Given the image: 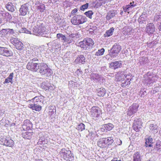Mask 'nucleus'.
Returning <instances> with one entry per match:
<instances>
[{
    "mask_svg": "<svg viewBox=\"0 0 161 161\" xmlns=\"http://www.w3.org/2000/svg\"><path fill=\"white\" fill-rule=\"evenodd\" d=\"M33 31L35 34L37 36H42L43 37H48L47 35L48 32L44 27L42 21L38 20L36 22V25L33 28Z\"/></svg>",
    "mask_w": 161,
    "mask_h": 161,
    "instance_id": "nucleus-1",
    "label": "nucleus"
},
{
    "mask_svg": "<svg viewBox=\"0 0 161 161\" xmlns=\"http://www.w3.org/2000/svg\"><path fill=\"white\" fill-rule=\"evenodd\" d=\"M41 58H35L31 59L26 65L27 69L33 72H37L39 69V67L42 60Z\"/></svg>",
    "mask_w": 161,
    "mask_h": 161,
    "instance_id": "nucleus-2",
    "label": "nucleus"
},
{
    "mask_svg": "<svg viewBox=\"0 0 161 161\" xmlns=\"http://www.w3.org/2000/svg\"><path fill=\"white\" fill-rule=\"evenodd\" d=\"M42 75L50 76L53 74V71L49 68L47 65L44 63H41L37 71Z\"/></svg>",
    "mask_w": 161,
    "mask_h": 161,
    "instance_id": "nucleus-3",
    "label": "nucleus"
},
{
    "mask_svg": "<svg viewBox=\"0 0 161 161\" xmlns=\"http://www.w3.org/2000/svg\"><path fill=\"white\" fill-rule=\"evenodd\" d=\"M94 43L93 40L90 38H88L85 40L81 41L79 43L80 47L86 50L92 49L94 46Z\"/></svg>",
    "mask_w": 161,
    "mask_h": 161,
    "instance_id": "nucleus-4",
    "label": "nucleus"
},
{
    "mask_svg": "<svg viewBox=\"0 0 161 161\" xmlns=\"http://www.w3.org/2000/svg\"><path fill=\"white\" fill-rule=\"evenodd\" d=\"M87 21V18L85 16L82 15L75 16L71 19V22L75 25H79L82 24Z\"/></svg>",
    "mask_w": 161,
    "mask_h": 161,
    "instance_id": "nucleus-5",
    "label": "nucleus"
},
{
    "mask_svg": "<svg viewBox=\"0 0 161 161\" xmlns=\"http://www.w3.org/2000/svg\"><path fill=\"white\" fill-rule=\"evenodd\" d=\"M61 152L64 159L69 161H73L74 157L70 151L67 150L63 148L61 149Z\"/></svg>",
    "mask_w": 161,
    "mask_h": 161,
    "instance_id": "nucleus-6",
    "label": "nucleus"
},
{
    "mask_svg": "<svg viewBox=\"0 0 161 161\" xmlns=\"http://www.w3.org/2000/svg\"><path fill=\"white\" fill-rule=\"evenodd\" d=\"M10 41L17 49L21 50L23 49V44L18 38L12 37Z\"/></svg>",
    "mask_w": 161,
    "mask_h": 161,
    "instance_id": "nucleus-7",
    "label": "nucleus"
},
{
    "mask_svg": "<svg viewBox=\"0 0 161 161\" xmlns=\"http://www.w3.org/2000/svg\"><path fill=\"white\" fill-rule=\"evenodd\" d=\"M0 143L7 147H12L14 144V141L9 138H2L0 141Z\"/></svg>",
    "mask_w": 161,
    "mask_h": 161,
    "instance_id": "nucleus-8",
    "label": "nucleus"
},
{
    "mask_svg": "<svg viewBox=\"0 0 161 161\" xmlns=\"http://www.w3.org/2000/svg\"><path fill=\"white\" fill-rule=\"evenodd\" d=\"M12 51L6 47H0V54L7 57H11L13 55Z\"/></svg>",
    "mask_w": 161,
    "mask_h": 161,
    "instance_id": "nucleus-9",
    "label": "nucleus"
},
{
    "mask_svg": "<svg viewBox=\"0 0 161 161\" xmlns=\"http://www.w3.org/2000/svg\"><path fill=\"white\" fill-rule=\"evenodd\" d=\"M90 114L93 117H98L101 112L100 108L97 107L93 106L91 109Z\"/></svg>",
    "mask_w": 161,
    "mask_h": 161,
    "instance_id": "nucleus-10",
    "label": "nucleus"
},
{
    "mask_svg": "<svg viewBox=\"0 0 161 161\" xmlns=\"http://www.w3.org/2000/svg\"><path fill=\"white\" fill-rule=\"evenodd\" d=\"M139 107V105L136 103H133L132 106H130L128 109L127 114L129 116L135 114L137 110Z\"/></svg>",
    "mask_w": 161,
    "mask_h": 161,
    "instance_id": "nucleus-11",
    "label": "nucleus"
},
{
    "mask_svg": "<svg viewBox=\"0 0 161 161\" xmlns=\"http://www.w3.org/2000/svg\"><path fill=\"white\" fill-rule=\"evenodd\" d=\"M20 15L25 16L29 13V8L27 3H25L22 5L19 10Z\"/></svg>",
    "mask_w": 161,
    "mask_h": 161,
    "instance_id": "nucleus-12",
    "label": "nucleus"
},
{
    "mask_svg": "<svg viewBox=\"0 0 161 161\" xmlns=\"http://www.w3.org/2000/svg\"><path fill=\"white\" fill-rule=\"evenodd\" d=\"M78 33L75 34H71L66 37V41L65 42H67L69 44L72 42L75 39L78 38Z\"/></svg>",
    "mask_w": 161,
    "mask_h": 161,
    "instance_id": "nucleus-13",
    "label": "nucleus"
},
{
    "mask_svg": "<svg viewBox=\"0 0 161 161\" xmlns=\"http://www.w3.org/2000/svg\"><path fill=\"white\" fill-rule=\"evenodd\" d=\"M39 101L34 102L33 104H30L28 106L29 108H31L33 110L36 111H39L42 109V106L40 105L41 103H39Z\"/></svg>",
    "mask_w": 161,
    "mask_h": 161,
    "instance_id": "nucleus-14",
    "label": "nucleus"
},
{
    "mask_svg": "<svg viewBox=\"0 0 161 161\" xmlns=\"http://www.w3.org/2000/svg\"><path fill=\"white\" fill-rule=\"evenodd\" d=\"M155 27L153 23H150L147 25L146 31L149 35L153 34L155 31Z\"/></svg>",
    "mask_w": 161,
    "mask_h": 161,
    "instance_id": "nucleus-15",
    "label": "nucleus"
},
{
    "mask_svg": "<svg viewBox=\"0 0 161 161\" xmlns=\"http://www.w3.org/2000/svg\"><path fill=\"white\" fill-rule=\"evenodd\" d=\"M122 66V61H121L112 62L109 64L110 67L114 69L120 68Z\"/></svg>",
    "mask_w": 161,
    "mask_h": 161,
    "instance_id": "nucleus-16",
    "label": "nucleus"
},
{
    "mask_svg": "<svg viewBox=\"0 0 161 161\" xmlns=\"http://www.w3.org/2000/svg\"><path fill=\"white\" fill-rule=\"evenodd\" d=\"M114 127L113 124L108 123L103 125L101 129V131L103 132H107L111 130Z\"/></svg>",
    "mask_w": 161,
    "mask_h": 161,
    "instance_id": "nucleus-17",
    "label": "nucleus"
},
{
    "mask_svg": "<svg viewBox=\"0 0 161 161\" xmlns=\"http://www.w3.org/2000/svg\"><path fill=\"white\" fill-rule=\"evenodd\" d=\"M142 124L141 121H136V120H135L133 125V129L136 132L138 131L139 129L142 127Z\"/></svg>",
    "mask_w": 161,
    "mask_h": 161,
    "instance_id": "nucleus-18",
    "label": "nucleus"
},
{
    "mask_svg": "<svg viewBox=\"0 0 161 161\" xmlns=\"http://www.w3.org/2000/svg\"><path fill=\"white\" fill-rule=\"evenodd\" d=\"M5 7L8 11L11 12H13L15 11L16 9L15 4L11 2H8L6 4Z\"/></svg>",
    "mask_w": 161,
    "mask_h": 161,
    "instance_id": "nucleus-19",
    "label": "nucleus"
},
{
    "mask_svg": "<svg viewBox=\"0 0 161 161\" xmlns=\"http://www.w3.org/2000/svg\"><path fill=\"white\" fill-rule=\"evenodd\" d=\"M158 126L156 123L154 121L150 122L149 128L151 130L153 131V132L157 133V129Z\"/></svg>",
    "mask_w": 161,
    "mask_h": 161,
    "instance_id": "nucleus-20",
    "label": "nucleus"
},
{
    "mask_svg": "<svg viewBox=\"0 0 161 161\" xmlns=\"http://www.w3.org/2000/svg\"><path fill=\"white\" fill-rule=\"evenodd\" d=\"M85 58L83 55H80L78 56L75 60L77 63H81L84 64L85 62Z\"/></svg>",
    "mask_w": 161,
    "mask_h": 161,
    "instance_id": "nucleus-21",
    "label": "nucleus"
},
{
    "mask_svg": "<svg viewBox=\"0 0 161 161\" xmlns=\"http://www.w3.org/2000/svg\"><path fill=\"white\" fill-rule=\"evenodd\" d=\"M42 48H38L35 49V55L37 56V58H41L42 59L41 61H43L42 58L41 56L42 53Z\"/></svg>",
    "mask_w": 161,
    "mask_h": 161,
    "instance_id": "nucleus-22",
    "label": "nucleus"
},
{
    "mask_svg": "<svg viewBox=\"0 0 161 161\" xmlns=\"http://www.w3.org/2000/svg\"><path fill=\"white\" fill-rule=\"evenodd\" d=\"M121 49V46L119 45L118 44L115 43L111 49L114 52L116 53V54L119 53L120 52Z\"/></svg>",
    "mask_w": 161,
    "mask_h": 161,
    "instance_id": "nucleus-23",
    "label": "nucleus"
},
{
    "mask_svg": "<svg viewBox=\"0 0 161 161\" xmlns=\"http://www.w3.org/2000/svg\"><path fill=\"white\" fill-rule=\"evenodd\" d=\"M116 10H112L109 11L107 13L106 16V19L109 20L113 18L116 14Z\"/></svg>",
    "mask_w": 161,
    "mask_h": 161,
    "instance_id": "nucleus-24",
    "label": "nucleus"
},
{
    "mask_svg": "<svg viewBox=\"0 0 161 161\" xmlns=\"http://www.w3.org/2000/svg\"><path fill=\"white\" fill-rule=\"evenodd\" d=\"M142 156L139 152H136L133 155V161H141Z\"/></svg>",
    "mask_w": 161,
    "mask_h": 161,
    "instance_id": "nucleus-25",
    "label": "nucleus"
},
{
    "mask_svg": "<svg viewBox=\"0 0 161 161\" xmlns=\"http://www.w3.org/2000/svg\"><path fill=\"white\" fill-rule=\"evenodd\" d=\"M97 92L99 96L103 97L106 94V91L104 88L101 87L97 90Z\"/></svg>",
    "mask_w": 161,
    "mask_h": 161,
    "instance_id": "nucleus-26",
    "label": "nucleus"
},
{
    "mask_svg": "<svg viewBox=\"0 0 161 161\" xmlns=\"http://www.w3.org/2000/svg\"><path fill=\"white\" fill-rule=\"evenodd\" d=\"M101 76L100 75L97 74L93 73L91 75L90 77L92 80L97 82L100 80Z\"/></svg>",
    "mask_w": 161,
    "mask_h": 161,
    "instance_id": "nucleus-27",
    "label": "nucleus"
},
{
    "mask_svg": "<svg viewBox=\"0 0 161 161\" xmlns=\"http://www.w3.org/2000/svg\"><path fill=\"white\" fill-rule=\"evenodd\" d=\"M114 31V28L113 27L111 28L109 30L107 31L104 35L105 37H108L112 36Z\"/></svg>",
    "mask_w": 161,
    "mask_h": 161,
    "instance_id": "nucleus-28",
    "label": "nucleus"
},
{
    "mask_svg": "<svg viewBox=\"0 0 161 161\" xmlns=\"http://www.w3.org/2000/svg\"><path fill=\"white\" fill-rule=\"evenodd\" d=\"M153 139L149 137L148 138L146 139L145 142V146L146 147H151L152 146V144L153 143Z\"/></svg>",
    "mask_w": 161,
    "mask_h": 161,
    "instance_id": "nucleus-29",
    "label": "nucleus"
},
{
    "mask_svg": "<svg viewBox=\"0 0 161 161\" xmlns=\"http://www.w3.org/2000/svg\"><path fill=\"white\" fill-rule=\"evenodd\" d=\"M32 134L29 132H26L22 134V137L25 139H30L32 137Z\"/></svg>",
    "mask_w": 161,
    "mask_h": 161,
    "instance_id": "nucleus-30",
    "label": "nucleus"
},
{
    "mask_svg": "<svg viewBox=\"0 0 161 161\" xmlns=\"http://www.w3.org/2000/svg\"><path fill=\"white\" fill-rule=\"evenodd\" d=\"M97 145L98 146L100 147L105 146L106 144L104 138L100 139L98 142Z\"/></svg>",
    "mask_w": 161,
    "mask_h": 161,
    "instance_id": "nucleus-31",
    "label": "nucleus"
},
{
    "mask_svg": "<svg viewBox=\"0 0 161 161\" xmlns=\"http://www.w3.org/2000/svg\"><path fill=\"white\" fill-rule=\"evenodd\" d=\"M104 140L105 141L106 144H108V145H111L114 142L113 138L111 137L104 138Z\"/></svg>",
    "mask_w": 161,
    "mask_h": 161,
    "instance_id": "nucleus-32",
    "label": "nucleus"
},
{
    "mask_svg": "<svg viewBox=\"0 0 161 161\" xmlns=\"http://www.w3.org/2000/svg\"><path fill=\"white\" fill-rule=\"evenodd\" d=\"M154 148L156 151H160L161 149V142L160 141H158L157 142L154 146Z\"/></svg>",
    "mask_w": 161,
    "mask_h": 161,
    "instance_id": "nucleus-33",
    "label": "nucleus"
},
{
    "mask_svg": "<svg viewBox=\"0 0 161 161\" xmlns=\"http://www.w3.org/2000/svg\"><path fill=\"white\" fill-rule=\"evenodd\" d=\"M3 17L5 19H6L7 21L9 20L12 18L11 15L8 12L6 11L5 12L4 14Z\"/></svg>",
    "mask_w": 161,
    "mask_h": 161,
    "instance_id": "nucleus-34",
    "label": "nucleus"
},
{
    "mask_svg": "<svg viewBox=\"0 0 161 161\" xmlns=\"http://www.w3.org/2000/svg\"><path fill=\"white\" fill-rule=\"evenodd\" d=\"M2 31L3 32H7V34H15V33L14 32V31L13 29H3L2 30Z\"/></svg>",
    "mask_w": 161,
    "mask_h": 161,
    "instance_id": "nucleus-35",
    "label": "nucleus"
},
{
    "mask_svg": "<svg viewBox=\"0 0 161 161\" xmlns=\"http://www.w3.org/2000/svg\"><path fill=\"white\" fill-rule=\"evenodd\" d=\"M49 109L50 110L49 112V115H52L55 114L56 110L55 106H49Z\"/></svg>",
    "mask_w": 161,
    "mask_h": 161,
    "instance_id": "nucleus-36",
    "label": "nucleus"
},
{
    "mask_svg": "<svg viewBox=\"0 0 161 161\" xmlns=\"http://www.w3.org/2000/svg\"><path fill=\"white\" fill-rule=\"evenodd\" d=\"M104 52L105 49L103 48H102L100 49H99L96 53L95 55L97 56H101L103 54Z\"/></svg>",
    "mask_w": 161,
    "mask_h": 161,
    "instance_id": "nucleus-37",
    "label": "nucleus"
},
{
    "mask_svg": "<svg viewBox=\"0 0 161 161\" xmlns=\"http://www.w3.org/2000/svg\"><path fill=\"white\" fill-rule=\"evenodd\" d=\"M56 37L58 39H59L60 38H61V40L63 41L64 42H65V41L66 40V36L61 33H58L57 34Z\"/></svg>",
    "mask_w": 161,
    "mask_h": 161,
    "instance_id": "nucleus-38",
    "label": "nucleus"
},
{
    "mask_svg": "<svg viewBox=\"0 0 161 161\" xmlns=\"http://www.w3.org/2000/svg\"><path fill=\"white\" fill-rule=\"evenodd\" d=\"M42 97H44L42 96H38L35 97L34 98H32L31 100H36L35 102H37L39 101V103H41V102L42 100Z\"/></svg>",
    "mask_w": 161,
    "mask_h": 161,
    "instance_id": "nucleus-39",
    "label": "nucleus"
},
{
    "mask_svg": "<svg viewBox=\"0 0 161 161\" xmlns=\"http://www.w3.org/2000/svg\"><path fill=\"white\" fill-rule=\"evenodd\" d=\"M124 78H123V80H124V81H122L121 82L122 83L121 84V86L123 87H125L126 86L130 85V81L128 80H124Z\"/></svg>",
    "mask_w": 161,
    "mask_h": 161,
    "instance_id": "nucleus-40",
    "label": "nucleus"
},
{
    "mask_svg": "<svg viewBox=\"0 0 161 161\" xmlns=\"http://www.w3.org/2000/svg\"><path fill=\"white\" fill-rule=\"evenodd\" d=\"M85 126L84 124L81 123L77 125V129L79 130L82 131L85 129Z\"/></svg>",
    "mask_w": 161,
    "mask_h": 161,
    "instance_id": "nucleus-41",
    "label": "nucleus"
},
{
    "mask_svg": "<svg viewBox=\"0 0 161 161\" xmlns=\"http://www.w3.org/2000/svg\"><path fill=\"white\" fill-rule=\"evenodd\" d=\"M124 71H120L119 72L118 74L119 75V76L118 79L117 80H118L119 81H124V80H123V78H122V77H123V75H124Z\"/></svg>",
    "mask_w": 161,
    "mask_h": 161,
    "instance_id": "nucleus-42",
    "label": "nucleus"
},
{
    "mask_svg": "<svg viewBox=\"0 0 161 161\" xmlns=\"http://www.w3.org/2000/svg\"><path fill=\"white\" fill-rule=\"evenodd\" d=\"M161 19V12L158 13L154 16V20L156 21Z\"/></svg>",
    "mask_w": 161,
    "mask_h": 161,
    "instance_id": "nucleus-43",
    "label": "nucleus"
},
{
    "mask_svg": "<svg viewBox=\"0 0 161 161\" xmlns=\"http://www.w3.org/2000/svg\"><path fill=\"white\" fill-rule=\"evenodd\" d=\"M85 14L90 19L92 18V15L93 14V13L92 11H89L85 13Z\"/></svg>",
    "mask_w": 161,
    "mask_h": 161,
    "instance_id": "nucleus-44",
    "label": "nucleus"
},
{
    "mask_svg": "<svg viewBox=\"0 0 161 161\" xmlns=\"http://www.w3.org/2000/svg\"><path fill=\"white\" fill-rule=\"evenodd\" d=\"M20 32L21 33H26L27 34H31V31L27 30L25 28H22L21 30H20Z\"/></svg>",
    "mask_w": 161,
    "mask_h": 161,
    "instance_id": "nucleus-45",
    "label": "nucleus"
},
{
    "mask_svg": "<svg viewBox=\"0 0 161 161\" xmlns=\"http://www.w3.org/2000/svg\"><path fill=\"white\" fill-rule=\"evenodd\" d=\"M89 4L86 3V4L80 6V10H84L85 9L87 8Z\"/></svg>",
    "mask_w": 161,
    "mask_h": 161,
    "instance_id": "nucleus-46",
    "label": "nucleus"
},
{
    "mask_svg": "<svg viewBox=\"0 0 161 161\" xmlns=\"http://www.w3.org/2000/svg\"><path fill=\"white\" fill-rule=\"evenodd\" d=\"M111 50L112 52L110 53V55L111 58H114L118 56V53L116 54V53H114V51H113L112 50Z\"/></svg>",
    "mask_w": 161,
    "mask_h": 161,
    "instance_id": "nucleus-47",
    "label": "nucleus"
},
{
    "mask_svg": "<svg viewBox=\"0 0 161 161\" xmlns=\"http://www.w3.org/2000/svg\"><path fill=\"white\" fill-rule=\"evenodd\" d=\"M11 83L12 84L13 83V81L10 80L9 78L7 77L5 79L4 81L3 82V84H5L6 83Z\"/></svg>",
    "mask_w": 161,
    "mask_h": 161,
    "instance_id": "nucleus-48",
    "label": "nucleus"
},
{
    "mask_svg": "<svg viewBox=\"0 0 161 161\" xmlns=\"http://www.w3.org/2000/svg\"><path fill=\"white\" fill-rule=\"evenodd\" d=\"M11 123V122L8 120H5V123H3L2 125H7L10 126Z\"/></svg>",
    "mask_w": 161,
    "mask_h": 161,
    "instance_id": "nucleus-49",
    "label": "nucleus"
},
{
    "mask_svg": "<svg viewBox=\"0 0 161 161\" xmlns=\"http://www.w3.org/2000/svg\"><path fill=\"white\" fill-rule=\"evenodd\" d=\"M77 11H78V10H77V8H75V9H73L71 12V15H75L76 13L77 12Z\"/></svg>",
    "mask_w": 161,
    "mask_h": 161,
    "instance_id": "nucleus-50",
    "label": "nucleus"
},
{
    "mask_svg": "<svg viewBox=\"0 0 161 161\" xmlns=\"http://www.w3.org/2000/svg\"><path fill=\"white\" fill-rule=\"evenodd\" d=\"M125 76V78L126 79V80H128V81H130V78H131V74L127 75L126 76L125 75L124 76V77Z\"/></svg>",
    "mask_w": 161,
    "mask_h": 161,
    "instance_id": "nucleus-51",
    "label": "nucleus"
},
{
    "mask_svg": "<svg viewBox=\"0 0 161 161\" xmlns=\"http://www.w3.org/2000/svg\"><path fill=\"white\" fill-rule=\"evenodd\" d=\"M117 144L118 145H121L122 143V141L119 139H117L116 142Z\"/></svg>",
    "mask_w": 161,
    "mask_h": 161,
    "instance_id": "nucleus-52",
    "label": "nucleus"
},
{
    "mask_svg": "<svg viewBox=\"0 0 161 161\" xmlns=\"http://www.w3.org/2000/svg\"><path fill=\"white\" fill-rule=\"evenodd\" d=\"M128 8L126 7V6L123 7V9L124 10V11L126 12H127L128 13H129V11H130L129 9Z\"/></svg>",
    "mask_w": 161,
    "mask_h": 161,
    "instance_id": "nucleus-53",
    "label": "nucleus"
},
{
    "mask_svg": "<svg viewBox=\"0 0 161 161\" xmlns=\"http://www.w3.org/2000/svg\"><path fill=\"white\" fill-rule=\"evenodd\" d=\"M14 76V73H12L10 74V75L8 76V77L9 79L11 80L12 81V79L13 77Z\"/></svg>",
    "mask_w": 161,
    "mask_h": 161,
    "instance_id": "nucleus-54",
    "label": "nucleus"
},
{
    "mask_svg": "<svg viewBox=\"0 0 161 161\" xmlns=\"http://www.w3.org/2000/svg\"><path fill=\"white\" fill-rule=\"evenodd\" d=\"M130 5L131 6L132 8L135 6L136 5V3H135L134 2H130Z\"/></svg>",
    "mask_w": 161,
    "mask_h": 161,
    "instance_id": "nucleus-55",
    "label": "nucleus"
},
{
    "mask_svg": "<svg viewBox=\"0 0 161 161\" xmlns=\"http://www.w3.org/2000/svg\"><path fill=\"white\" fill-rule=\"evenodd\" d=\"M97 29V27L96 26H92L90 29V30L95 31Z\"/></svg>",
    "mask_w": 161,
    "mask_h": 161,
    "instance_id": "nucleus-56",
    "label": "nucleus"
},
{
    "mask_svg": "<svg viewBox=\"0 0 161 161\" xmlns=\"http://www.w3.org/2000/svg\"><path fill=\"white\" fill-rule=\"evenodd\" d=\"M6 12V11H0V14L3 17L4 14L5 12Z\"/></svg>",
    "mask_w": 161,
    "mask_h": 161,
    "instance_id": "nucleus-57",
    "label": "nucleus"
},
{
    "mask_svg": "<svg viewBox=\"0 0 161 161\" xmlns=\"http://www.w3.org/2000/svg\"><path fill=\"white\" fill-rule=\"evenodd\" d=\"M139 19H140V18H139L138 19V21L139 22V23L140 24L144 23V22H145L144 20H142V21H140Z\"/></svg>",
    "mask_w": 161,
    "mask_h": 161,
    "instance_id": "nucleus-58",
    "label": "nucleus"
},
{
    "mask_svg": "<svg viewBox=\"0 0 161 161\" xmlns=\"http://www.w3.org/2000/svg\"><path fill=\"white\" fill-rule=\"evenodd\" d=\"M125 6L126 7L128 8L129 9V10H131V9L132 8V7H131V6L130 5V4H128Z\"/></svg>",
    "mask_w": 161,
    "mask_h": 161,
    "instance_id": "nucleus-59",
    "label": "nucleus"
},
{
    "mask_svg": "<svg viewBox=\"0 0 161 161\" xmlns=\"http://www.w3.org/2000/svg\"><path fill=\"white\" fill-rule=\"evenodd\" d=\"M30 122V121L28 120H26L24 121V124H25L26 123H29Z\"/></svg>",
    "mask_w": 161,
    "mask_h": 161,
    "instance_id": "nucleus-60",
    "label": "nucleus"
},
{
    "mask_svg": "<svg viewBox=\"0 0 161 161\" xmlns=\"http://www.w3.org/2000/svg\"><path fill=\"white\" fill-rule=\"evenodd\" d=\"M15 125V124L14 123H11L10 126H14Z\"/></svg>",
    "mask_w": 161,
    "mask_h": 161,
    "instance_id": "nucleus-61",
    "label": "nucleus"
},
{
    "mask_svg": "<svg viewBox=\"0 0 161 161\" xmlns=\"http://www.w3.org/2000/svg\"><path fill=\"white\" fill-rule=\"evenodd\" d=\"M147 161H155L154 159L153 158H150Z\"/></svg>",
    "mask_w": 161,
    "mask_h": 161,
    "instance_id": "nucleus-62",
    "label": "nucleus"
},
{
    "mask_svg": "<svg viewBox=\"0 0 161 161\" xmlns=\"http://www.w3.org/2000/svg\"><path fill=\"white\" fill-rule=\"evenodd\" d=\"M116 158V159H115V161H124L123 160V159H119V160H118L117 159V158Z\"/></svg>",
    "mask_w": 161,
    "mask_h": 161,
    "instance_id": "nucleus-63",
    "label": "nucleus"
},
{
    "mask_svg": "<svg viewBox=\"0 0 161 161\" xmlns=\"http://www.w3.org/2000/svg\"><path fill=\"white\" fill-rule=\"evenodd\" d=\"M158 29L159 31H161V22L160 23V25L159 26Z\"/></svg>",
    "mask_w": 161,
    "mask_h": 161,
    "instance_id": "nucleus-64",
    "label": "nucleus"
}]
</instances>
